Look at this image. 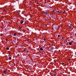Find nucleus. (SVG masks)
<instances>
[{
    "label": "nucleus",
    "instance_id": "nucleus-10",
    "mask_svg": "<svg viewBox=\"0 0 76 76\" xmlns=\"http://www.w3.org/2000/svg\"><path fill=\"white\" fill-rule=\"evenodd\" d=\"M6 49L7 50H9V47H7Z\"/></svg>",
    "mask_w": 76,
    "mask_h": 76
},
{
    "label": "nucleus",
    "instance_id": "nucleus-14",
    "mask_svg": "<svg viewBox=\"0 0 76 76\" xmlns=\"http://www.w3.org/2000/svg\"><path fill=\"white\" fill-rule=\"evenodd\" d=\"M76 31V29H74L73 30L74 32H76V31Z\"/></svg>",
    "mask_w": 76,
    "mask_h": 76
},
{
    "label": "nucleus",
    "instance_id": "nucleus-11",
    "mask_svg": "<svg viewBox=\"0 0 76 76\" xmlns=\"http://www.w3.org/2000/svg\"><path fill=\"white\" fill-rule=\"evenodd\" d=\"M65 12H66V11H65V10H64V11L63 12V13H65Z\"/></svg>",
    "mask_w": 76,
    "mask_h": 76
},
{
    "label": "nucleus",
    "instance_id": "nucleus-17",
    "mask_svg": "<svg viewBox=\"0 0 76 76\" xmlns=\"http://www.w3.org/2000/svg\"><path fill=\"white\" fill-rule=\"evenodd\" d=\"M58 37H60V35H58Z\"/></svg>",
    "mask_w": 76,
    "mask_h": 76
},
{
    "label": "nucleus",
    "instance_id": "nucleus-25",
    "mask_svg": "<svg viewBox=\"0 0 76 76\" xmlns=\"http://www.w3.org/2000/svg\"><path fill=\"white\" fill-rule=\"evenodd\" d=\"M16 0V1H19V0Z\"/></svg>",
    "mask_w": 76,
    "mask_h": 76
},
{
    "label": "nucleus",
    "instance_id": "nucleus-21",
    "mask_svg": "<svg viewBox=\"0 0 76 76\" xmlns=\"http://www.w3.org/2000/svg\"><path fill=\"white\" fill-rule=\"evenodd\" d=\"M62 64H64V63L62 62Z\"/></svg>",
    "mask_w": 76,
    "mask_h": 76
},
{
    "label": "nucleus",
    "instance_id": "nucleus-22",
    "mask_svg": "<svg viewBox=\"0 0 76 76\" xmlns=\"http://www.w3.org/2000/svg\"><path fill=\"white\" fill-rule=\"evenodd\" d=\"M28 52H29V51H28V50L26 51V53H28Z\"/></svg>",
    "mask_w": 76,
    "mask_h": 76
},
{
    "label": "nucleus",
    "instance_id": "nucleus-28",
    "mask_svg": "<svg viewBox=\"0 0 76 76\" xmlns=\"http://www.w3.org/2000/svg\"><path fill=\"white\" fill-rule=\"evenodd\" d=\"M69 61H70V59H69Z\"/></svg>",
    "mask_w": 76,
    "mask_h": 76
},
{
    "label": "nucleus",
    "instance_id": "nucleus-33",
    "mask_svg": "<svg viewBox=\"0 0 76 76\" xmlns=\"http://www.w3.org/2000/svg\"><path fill=\"white\" fill-rule=\"evenodd\" d=\"M28 30H29V29H28Z\"/></svg>",
    "mask_w": 76,
    "mask_h": 76
},
{
    "label": "nucleus",
    "instance_id": "nucleus-30",
    "mask_svg": "<svg viewBox=\"0 0 76 76\" xmlns=\"http://www.w3.org/2000/svg\"><path fill=\"white\" fill-rule=\"evenodd\" d=\"M67 45V44H66V45Z\"/></svg>",
    "mask_w": 76,
    "mask_h": 76
},
{
    "label": "nucleus",
    "instance_id": "nucleus-16",
    "mask_svg": "<svg viewBox=\"0 0 76 76\" xmlns=\"http://www.w3.org/2000/svg\"><path fill=\"white\" fill-rule=\"evenodd\" d=\"M23 51H24V52L26 51V50H25V49Z\"/></svg>",
    "mask_w": 76,
    "mask_h": 76
},
{
    "label": "nucleus",
    "instance_id": "nucleus-27",
    "mask_svg": "<svg viewBox=\"0 0 76 76\" xmlns=\"http://www.w3.org/2000/svg\"><path fill=\"white\" fill-rule=\"evenodd\" d=\"M62 38L63 39H64V37H63Z\"/></svg>",
    "mask_w": 76,
    "mask_h": 76
},
{
    "label": "nucleus",
    "instance_id": "nucleus-20",
    "mask_svg": "<svg viewBox=\"0 0 76 76\" xmlns=\"http://www.w3.org/2000/svg\"><path fill=\"white\" fill-rule=\"evenodd\" d=\"M37 3H36L37 4H39V2H37Z\"/></svg>",
    "mask_w": 76,
    "mask_h": 76
},
{
    "label": "nucleus",
    "instance_id": "nucleus-13",
    "mask_svg": "<svg viewBox=\"0 0 76 76\" xmlns=\"http://www.w3.org/2000/svg\"><path fill=\"white\" fill-rule=\"evenodd\" d=\"M16 33H15V34H14V36H16Z\"/></svg>",
    "mask_w": 76,
    "mask_h": 76
},
{
    "label": "nucleus",
    "instance_id": "nucleus-15",
    "mask_svg": "<svg viewBox=\"0 0 76 76\" xmlns=\"http://www.w3.org/2000/svg\"><path fill=\"white\" fill-rule=\"evenodd\" d=\"M57 13H60V12L58 11H57Z\"/></svg>",
    "mask_w": 76,
    "mask_h": 76
},
{
    "label": "nucleus",
    "instance_id": "nucleus-31",
    "mask_svg": "<svg viewBox=\"0 0 76 76\" xmlns=\"http://www.w3.org/2000/svg\"><path fill=\"white\" fill-rule=\"evenodd\" d=\"M35 3H37V2H35Z\"/></svg>",
    "mask_w": 76,
    "mask_h": 76
},
{
    "label": "nucleus",
    "instance_id": "nucleus-2",
    "mask_svg": "<svg viewBox=\"0 0 76 76\" xmlns=\"http://www.w3.org/2000/svg\"><path fill=\"white\" fill-rule=\"evenodd\" d=\"M56 12V10L55 9H54L52 10V13H55Z\"/></svg>",
    "mask_w": 76,
    "mask_h": 76
},
{
    "label": "nucleus",
    "instance_id": "nucleus-6",
    "mask_svg": "<svg viewBox=\"0 0 76 76\" xmlns=\"http://www.w3.org/2000/svg\"><path fill=\"white\" fill-rule=\"evenodd\" d=\"M69 28H70V29H72V25H70V26H69Z\"/></svg>",
    "mask_w": 76,
    "mask_h": 76
},
{
    "label": "nucleus",
    "instance_id": "nucleus-9",
    "mask_svg": "<svg viewBox=\"0 0 76 76\" xmlns=\"http://www.w3.org/2000/svg\"><path fill=\"white\" fill-rule=\"evenodd\" d=\"M40 50L41 51H42V50H43V49L42 48H40Z\"/></svg>",
    "mask_w": 76,
    "mask_h": 76
},
{
    "label": "nucleus",
    "instance_id": "nucleus-7",
    "mask_svg": "<svg viewBox=\"0 0 76 76\" xmlns=\"http://www.w3.org/2000/svg\"><path fill=\"white\" fill-rule=\"evenodd\" d=\"M23 21L22 20L21 21V22H20V24H22V23H23Z\"/></svg>",
    "mask_w": 76,
    "mask_h": 76
},
{
    "label": "nucleus",
    "instance_id": "nucleus-5",
    "mask_svg": "<svg viewBox=\"0 0 76 76\" xmlns=\"http://www.w3.org/2000/svg\"><path fill=\"white\" fill-rule=\"evenodd\" d=\"M69 45H72V42H69Z\"/></svg>",
    "mask_w": 76,
    "mask_h": 76
},
{
    "label": "nucleus",
    "instance_id": "nucleus-4",
    "mask_svg": "<svg viewBox=\"0 0 76 76\" xmlns=\"http://www.w3.org/2000/svg\"><path fill=\"white\" fill-rule=\"evenodd\" d=\"M4 73L5 74L7 73V71L6 70H4Z\"/></svg>",
    "mask_w": 76,
    "mask_h": 76
},
{
    "label": "nucleus",
    "instance_id": "nucleus-8",
    "mask_svg": "<svg viewBox=\"0 0 76 76\" xmlns=\"http://www.w3.org/2000/svg\"><path fill=\"white\" fill-rule=\"evenodd\" d=\"M9 60H11L12 59V57H10L8 58Z\"/></svg>",
    "mask_w": 76,
    "mask_h": 76
},
{
    "label": "nucleus",
    "instance_id": "nucleus-23",
    "mask_svg": "<svg viewBox=\"0 0 76 76\" xmlns=\"http://www.w3.org/2000/svg\"><path fill=\"white\" fill-rule=\"evenodd\" d=\"M19 28H21V27L19 26V27H18Z\"/></svg>",
    "mask_w": 76,
    "mask_h": 76
},
{
    "label": "nucleus",
    "instance_id": "nucleus-18",
    "mask_svg": "<svg viewBox=\"0 0 76 76\" xmlns=\"http://www.w3.org/2000/svg\"><path fill=\"white\" fill-rule=\"evenodd\" d=\"M44 41H45V40H46V39H45V38H44Z\"/></svg>",
    "mask_w": 76,
    "mask_h": 76
},
{
    "label": "nucleus",
    "instance_id": "nucleus-1",
    "mask_svg": "<svg viewBox=\"0 0 76 76\" xmlns=\"http://www.w3.org/2000/svg\"><path fill=\"white\" fill-rule=\"evenodd\" d=\"M53 27L55 29H58V27L57 25H55V26H54Z\"/></svg>",
    "mask_w": 76,
    "mask_h": 76
},
{
    "label": "nucleus",
    "instance_id": "nucleus-12",
    "mask_svg": "<svg viewBox=\"0 0 76 76\" xmlns=\"http://www.w3.org/2000/svg\"><path fill=\"white\" fill-rule=\"evenodd\" d=\"M63 43H64V44H66V42H65V41H64L63 42Z\"/></svg>",
    "mask_w": 76,
    "mask_h": 76
},
{
    "label": "nucleus",
    "instance_id": "nucleus-26",
    "mask_svg": "<svg viewBox=\"0 0 76 76\" xmlns=\"http://www.w3.org/2000/svg\"><path fill=\"white\" fill-rule=\"evenodd\" d=\"M46 15H48V13H46Z\"/></svg>",
    "mask_w": 76,
    "mask_h": 76
},
{
    "label": "nucleus",
    "instance_id": "nucleus-32",
    "mask_svg": "<svg viewBox=\"0 0 76 76\" xmlns=\"http://www.w3.org/2000/svg\"><path fill=\"white\" fill-rule=\"evenodd\" d=\"M28 30H29V29H28Z\"/></svg>",
    "mask_w": 76,
    "mask_h": 76
},
{
    "label": "nucleus",
    "instance_id": "nucleus-19",
    "mask_svg": "<svg viewBox=\"0 0 76 76\" xmlns=\"http://www.w3.org/2000/svg\"><path fill=\"white\" fill-rule=\"evenodd\" d=\"M59 19H60V20H61V18L60 17L59 18Z\"/></svg>",
    "mask_w": 76,
    "mask_h": 76
},
{
    "label": "nucleus",
    "instance_id": "nucleus-29",
    "mask_svg": "<svg viewBox=\"0 0 76 76\" xmlns=\"http://www.w3.org/2000/svg\"><path fill=\"white\" fill-rule=\"evenodd\" d=\"M67 45V44H66V45Z\"/></svg>",
    "mask_w": 76,
    "mask_h": 76
},
{
    "label": "nucleus",
    "instance_id": "nucleus-3",
    "mask_svg": "<svg viewBox=\"0 0 76 76\" xmlns=\"http://www.w3.org/2000/svg\"><path fill=\"white\" fill-rule=\"evenodd\" d=\"M54 50L53 47H52L50 48V50Z\"/></svg>",
    "mask_w": 76,
    "mask_h": 76
},
{
    "label": "nucleus",
    "instance_id": "nucleus-24",
    "mask_svg": "<svg viewBox=\"0 0 76 76\" xmlns=\"http://www.w3.org/2000/svg\"><path fill=\"white\" fill-rule=\"evenodd\" d=\"M29 40V39H28L27 40V41H28Z\"/></svg>",
    "mask_w": 76,
    "mask_h": 76
}]
</instances>
